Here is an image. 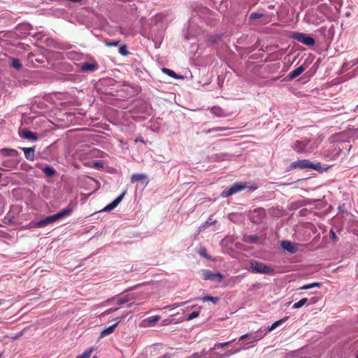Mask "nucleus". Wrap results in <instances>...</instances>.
Returning <instances> with one entry per match:
<instances>
[{
    "label": "nucleus",
    "mask_w": 358,
    "mask_h": 358,
    "mask_svg": "<svg viewBox=\"0 0 358 358\" xmlns=\"http://www.w3.org/2000/svg\"><path fill=\"white\" fill-rule=\"evenodd\" d=\"M41 221L38 222H31L28 224L27 228L28 229H33V228H41Z\"/></svg>",
    "instance_id": "obj_28"
},
{
    "label": "nucleus",
    "mask_w": 358,
    "mask_h": 358,
    "mask_svg": "<svg viewBox=\"0 0 358 358\" xmlns=\"http://www.w3.org/2000/svg\"><path fill=\"white\" fill-rule=\"evenodd\" d=\"M293 37L297 40L298 41L306 45H313L315 44V40L313 38L302 33H295L293 35Z\"/></svg>",
    "instance_id": "obj_7"
},
{
    "label": "nucleus",
    "mask_w": 358,
    "mask_h": 358,
    "mask_svg": "<svg viewBox=\"0 0 358 358\" xmlns=\"http://www.w3.org/2000/svg\"><path fill=\"white\" fill-rule=\"evenodd\" d=\"M281 247L292 253H294L297 250V245L288 241L281 242Z\"/></svg>",
    "instance_id": "obj_11"
},
{
    "label": "nucleus",
    "mask_w": 358,
    "mask_h": 358,
    "mask_svg": "<svg viewBox=\"0 0 358 358\" xmlns=\"http://www.w3.org/2000/svg\"><path fill=\"white\" fill-rule=\"evenodd\" d=\"M159 320H160V316H159V315L152 316V317L146 318L141 321V322L140 323V327H144V328L153 327L156 322L159 321Z\"/></svg>",
    "instance_id": "obj_10"
},
{
    "label": "nucleus",
    "mask_w": 358,
    "mask_h": 358,
    "mask_svg": "<svg viewBox=\"0 0 358 358\" xmlns=\"http://www.w3.org/2000/svg\"><path fill=\"white\" fill-rule=\"evenodd\" d=\"M305 69L306 68L303 65L299 66L289 73V78L294 79L296 78L297 76H300L305 71Z\"/></svg>",
    "instance_id": "obj_15"
},
{
    "label": "nucleus",
    "mask_w": 358,
    "mask_h": 358,
    "mask_svg": "<svg viewBox=\"0 0 358 358\" xmlns=\"http://www.w3.org/2000/svg\"><path fill=\"white\" fill-rule=\"evenodd\" d=\"M25 157L31 161H33L34 159V150L31 148H22Z\"/></svg>",
    "instance_id": "obj_17"
},
{
    "label": "nucleus",
    "mask_w": 358,
    "mask_h": 358,
    "mask_svg": "<svg viewBox=\"0 0 358 358\" xmlns=\"http://www.w3.org/2000/svg\"><path fill=\"white\" fill-rule=\"evenodd\" d=\"M318 146L315 141L310 140L296 141L292 145L294 150L298 153H305L306 155L313 152Z\"/></svg>",
    "instance_id": "obj_1"
},
{
    "label": "nucleus",
    "mask_w": 358,
    "mask_h": 358,
    "mask_svg": "<svg viewBox=\"0 0 358 358\" xmlns=\"http://www.w3.org/2000/svg\"><path fill=\"white\" fill-rule=\"evenodd\" d=\"M262 16V14L253 13L251 14L250 17L252 19H258V18H260Z\"/></svg>",
    "instance_id": "obj_39"
},
{
    "label": "nucleus",
    "mask_w": 358,
    "mask_h": 358,
    "mask_svg": "<svg viewBox=\"0 0 358 358\" xmlns=\"http://www.w3.org/2000/svg\"><path fill=\"white\" fill-rule=\"evenodd\" d=\"M171 322H172V320L170 318H168V319L163 320L162 324H163V325H167V324H170Z\"/></svg>",
    "instance_id": "obj_40"
},
{
    "label": "nucleus",
    "mask_w": 358,
    "mask_h": 358,
    "mask_svg": "<svg viewBox=\"0 0 358 358\" xmlns=\"http://www.w3.org/2000/svg\"><path fill=\"white\" fill-rule=\"evenodd\" d=\"M129 301L128 298L127 296L121 298L117 300V305H122L123 303L127 302Z\"/></svg>",
    "instance_id": "obj_37"
},
{
    "label": "nucleus",
    "mask_w": 358,
    "mask_h": 358,
    "mask_svg": "<svg viewBox=\"0 0 358 358\" xmlns=\"http://www.w3.org/2000/svg\"><path fill=\"white\" fill-rule=\"evenodd\" d=\"M357 63V62L355 61V60L350 62H348V63H345L343 64V70H347L350 67H351V66H354L355 64H356Z\"/></svg>",
    "instance_id": "obj_33"
},
{
    "label": "nucleus",
    "mask_w": 358,
    "mask_h": 358,
    "mask_svg": "<svg viewBox=\"0 0 358 358\" xmlns=\"http://www.w3.org/2000/svg\"><path fill=\"white\" fill-rule=\"evenodd\" d=\"M200 311L196 310L192 312L187 318V320H191L196 317H197L199 315Z\"/></svg>",
    "instance_id": "obj_32"
},
{
    "label": "nucleus",
    "mask_w": 358,
    "mask_h": 358,
    "mask_svg": "<svg viewBox=\"0 0 358 358\" xmlns=\"http://www.w3.org/2000/svg\"><path fill=\"white\" fill-rule=\"evenodd\" d=\"M246 187H246V185L245 183L237 182V183L234 184L231 187L224 189L221 193V195L223 197H227V196L232 195V194H235V193H236V192H238L239 191H241V190L245 189Z\"/></svg>",
    "instance_id": "obj_6"
},
{
    "label": "nucleus",
    "mask_w": 358,
    "mask_h": 358,
    "mask_svg": "<svg viewBox=\"0 0 358 358\" xmlns=\"http://www.w3.org/2000/svg\"><path fill=\"white\" fill-rule=\"evenodd\" d=\"M19 163L17 157H11L10 159H5L2 162V166H3V170L9 171L15 169Z\"/></svg>",
    "instance_id": "obj_8"
},
{
    "label": "nucleus",
    "mask_w": 358,
    "mask_h": 358,
    "mask_svg": "<svg viewBox=\"0 0 358 358\" xmlns=\"http://www.w3.org/2000/svg\"><path fill=\"white\" fill-rule=\"evenodd\" d=\"M43 172L47 175V176H53L55 173V170L50 167V166H47V167H45L43 169Z\"/></svg>",
    "instance_id": "obj_29"
},
{
    "label": "nucleus",
    "mask_w": 358,
    "mask_h": 358,
    "mask_svg": "<svg viewBox=\"0 0 358 358\" xmlns=\"http://www.w3.org/2000/svg\"><path fill=\"white\" fill-rule=\"evenodd\" d=\"M223 357H224V356H223V355H221V356H220V357H218V358H223Z\"/></svg>",
    "instance_id": "obj_49"
},
{
    "label": "nucleus",
    "mask_w": 358,
    "mask_h": 358,
    "mask_svg": "<svg viewBox=\"0 0 358 358\" xmlns=\"http://www.w3.org/2000/svg\"><path fill=\"white\" fill-rule=\"evenodd\" d=\"M317 301H318V299H317V298H316V297H313V298H311V299L309 300V301H310V304H314V303H315Z\"/></svg>",
    "instance_id": "obj_42"
},
{
    "label": "nucleus",
    "mask_w": 358,
    "mask_h": 358,
    "mask_svg": "<svg viewBox=\"0 0 358 358\" xmlns=\"http://www.w3.org/2000/svg\"><path fill=\"white\" fill-rule=\"evenodd\" d=\"M231 342L229 341V342H225V343H218V344H216L213 348L211 349L212 350H215L218 348H222V347H225V346H227Z\"/></svg>",
    "instance_id": "obj_35"
},
{
    "label": "nucleus",
    "mask_w": 358,
    "mask_h": 358,
    "mask_svg": "<svg viewBox=\"0 0 358 358\" xmlns=\"http://www.w3.org/2000/svg\"><path fill=\"white\" fill-rule=\"evenodd\" d=\"M266 332H264L262 329H259L255 333L254 336H252L253 342L262 339L266 335Z\"/></svg>",
    "instance_id": "obj_19"
},
{
    "label": "nucleus",
    "mask_w": 358,
    "mask_h": 358,
    "mask_svg": "<svg viewBox=\"0 0 358 358\" xmlns=\"http://www.w3.org/2000/svg\"><path fill=\"white\" fill-rule=\"evenodd\" d=\"M127 315V313H123V315L121 317H123V318Z\"/></svg>",
    "instance_id": "obj_48"
},
{
    "label": "nucleus",
    "mask_w": 358,
    "mask_h": 358,
    "mask_svg": "<svg viewBox=\"0 0 358 358\" xmlns=\"http://www.w3.org/2000/svg\"><path fill=\"white\" fill-rule=\"evenodd\" d=\"M72 211L71 208H66L62 210V211L55 214L53 215L47 217L44 220H41L42 227H44L55 221L64 217V216L69 215Z\"/></svg>",
    "instance_id": "obj_3"
},
{
    "label": "nucleus",
    "mask_w": 358,
    "mask_h": 358,
    "mask_svg": "<svg viewBox=\"0 0 358 358\" xmlns=\"http://www.w3.org/2000/svg\"><path fill=\"white\" fill-rule=\"evenodd\" d=\"M123 319V317H117L116 319H115V320L116 321V322L113 324L112 326H110L106 329H104L101 332V335H100V337L101 338H103L106 336H108L111 334H113L116 328V327L117 326V324L122 321V320Z\"/></svg>",
    "instance_id": "obj_9"
},
{
    "label": "nucleus",
    "mask_w": 358,
    "mask_h": 358,
    "mask_svg": "<svg viewBox=\"0 0 358 358\" xmlns=\"http://www.w3.org/2000/svg\"><path fill=\"white\" fill-rule=\"evenodd\" d=\"M93 349L90 348L86 350L81 355L78 356L76 358H90Z\"/></svg>",
    "instance_id": "obj_26"
},
{
    "label": "nucleus",
    "mask_w": 358,
    "mask_h": 358,
    "mask_svg": "<svg viewBox=\"0 0 358 358\" xmlns=\"http://www.w3.org/2000/svg\"><path fill=\"white\" fill-rule=\"evenodd\" d=\"M246 238V241L250 243H255L258 239L257 237L255 236H249Z\"/></svg>",
    "instance_id": "obj_36"
},
{
    "label": "nucleus",
    "mask_w": 358,
    "mask_h": 358,
    "mask_svg": "<svg viewBox=\"0 0 358 358\" xmlns=\"http://www.w3.org/2000/svg\"><path fill=\"white\" fill-rule=\"evenodd\" d=\"M248 337H249V335H248V334H244V335H243V336H241L240 337L239 340H240V341H241V340H244V339H245V338H248Z\"/></svg>",
    "instance_id": "obj_45"
},
{
    "label": "nucleus",
    "mask_w": 358,
    "mask_h": 358,
    "mask_svg": "<svg viewBox=\"0 0 358 358\" xmlns=\"http://www.w3.org/2000/svg\"><path fill=\"white\" fill-rule=\"evenodd\" d=\"M82 69L84 71H93L95 69V66L92 64L85 63L82 66Z\"/></svg>",
    "instance_id": "obj_27"
},
{
    "label": "nucleus",
    "mask_w": 358,
    "mask_h": 358,
    "mask_svg": "<svg viewBox=\"0 0 358 358\" xmlns=\"http://www.w3.org/2000/svg\"><path fill=\"white\" fill-rule=\"evenodd\" d=\"M357 358H358V355H357Z\"/></svg>",
    "instance_id": "obj_50"
},
{
    "label": "nucleus",
    "mask_w": 358,
    "mask_h": 358,
    "mask_svg": "<svg viewBox=\"0 0 358 358\" xmlns=\"http://www.w3.org/2000/svg\"><path fill=\"white\" fill-rule=\"evenodd\" d=\"M113 299H109L106 301H104L103 303H101V304H99L96 306H94V308H96V307H99V306H108L110 304V303L112 302Z\"/></svg>",
    "instance_id": "obj_38"
},
{
    "label": "nucleus",
    "mask_w": 358,
    "mask_h": 358,
    "mask_svg": "<svg viewBox=\"0 0 358 358\" xmlns=\"http://www.w3.org/2000/svg\"><path fill=\"white\" fill-rule=\"evenodd\" d=\"M118 44V41H114L112 43H107L106 45L108 46H116Z\"/></svg>",
    "instance_id": "obj_43"
},
{
    "label": "nucleus",
    "mask_w": 358,
    "mask_h": 358,
    "mask_svg": "<svg viewBox=\"0 0 358 358\" xmlns=\"http://www.w3.org/2000/svg\"><path fill=\"white\" fill-rule=\"evenodd\" d=\"M189 358H201V355H199V354L196 353L194 355H192V357H189Z\"/></svg>",
    "instance_id": "obj_46"
},
{
    "label": "nucleus",
    "mask_w": 358,
    "mask_h": 358,
    "mask_svg": "<svg viewBox=\"0 0 358 358\" xmlns=\"http://www.w3.org/2000/svg\"><path fill=\"white\" fill-rule=\"evenodd\" d=\"M235 239L233 236H227L225 238H224L221 243L222 246L227 247L229 249L232 248V245L234 243Z\"/></svg>",
    "instance_id": "obj_16"
},
{
    "label": "nucleus",
    "mask_w": 358,
    "mask_h": 358,
    "mask_svg": "<svg viewBox=\"0 0 358 358\" xmlns=\"http://www.w3.org/2000/svg\"><path fill=\"white\" fill-rule=\"evenodd\" d=\"M117 309H118L117 308H109V309L106 310V311L103 312L102 313H101L99 317H104L105 315H109V314L116 311Z\"/></svg>",
    "instance_id": "obj_31"
},
{
    "label": "nucleus",
    "mask_w": 358,
    "mask_h": 358,
    "mask_svg": "<svg viewBox=\"0 0 358 358\" xmlns=\"http://www.w3.org/2000/svg\"><path fill=\"white\" fill-rule=\"evenodd\" d=\"M287 319V317H285L283 319H281V320H279L276 322H275L271 327H269L267 329V331L266 332H268V331H273V329H275L276 327H278V326H280V324H282L284 322L286 321V320Z\"/></svg>",
    "instance_id": "obj_20"
},
{
    "label": "nucleus",
    "mask_w": 358,
    "mask_h": 358,
    "mask_svg": "<svg viewBox=\"0 0 358 358\" xmlns=\"http://www.w3.org/2000/svg\"><path fill=\"white\" fill-rule=\"evenodd\" d=\"M94 358H96V357H94Z\"/></svg>",
    "instance_id": "obj_51"
},
{
    "label": "nucleus",
    "mask_w": 358,
    "mask_h": 358,
    "mask_svg": "<svg viewBox=\"0 0 358 358\" xmlns=\"http://www.w3.org/2000/svg\"><path fill=\"white\" fill-rule=\"evenodd\" d=\"M201 277L205 280H210L213 282H220L224 279V276L219 272H213L210 270H203Z\"/></svg>",
    "instance_id": "obj_5"
},
{
    "label": "nucleus",
    "mask_w": 358,
    "mask_h": 358,
    "mask_svg": "<svg viewBox=\"0 0 358 358\" xmlns=\"http://www.w3.org/2000/svg\"><path fill=\"white\" fill-rule=\"evenodd\" d=\"M162 71H163V72H164L165 73H166L167 75H169L173 78H178L176 73L171 69L164 68L162 69Z\"/></svg>",
    "instance_id": "obj_30"
},
{
    "label": "nucleus",
    "mask_w": 358,
    "mask_h": 358,
    "mask_svg": "<svg viewBox=\"0 0 358 358\" xmlns=\"http://www.w3.org/2000/svg\"><path fill=\"white\" fill-rule=\"evenodd\" d=\"M292 167L293 169L315 170L318 171L322 170V166L320 162L313 163L308 159H301L294 162L292 164Z\"/></svg>",
    "instance_id": "obj_2"
},
{
    "label": "nucleus",
    "mask_w": 358,
    "mask_h": 358,
    "mask_svg": "<svg viewBox=\"0 0 358 358\" xmlns=\"http://www.w3.org/2000/svg\"><path fill=\"white\" fill-rule=\"evenodd\" d=\"M308 299L307 298L301 299L300 301L293 305V308L297 309L301 308L308 302Z\"/></svg>",
    "instance_id": "obj_23"
},
{
    "label": "nucleus",
    "mask_w": 358,
    "mask_h": 358,
    "mask_svg": "<svg viewBox=\"0 0 358 358\" xmlns=\"http://www.w3.org/2000/svg\"><path fill=\"white\" fill-rule=\"evenodd\" d=\"M12 66L14 68H15L17 69H19L21 67V64L20 63L19 60L15 59H12Z\"/></svg>",
    "instance_id": "obj_34"
},
{
    "label": "nucleus",
    "mask_w": 358,
    "mask_h": 358,
    "mask_svg": "<svg viewBox=\"0 0 358 358\" xmlns=\"http://www.w3.org/2000/svg\"><path fill=\"white\" fill-rule=\"evenodd\" d=\"M131 181L132 183L136 182H143V185L145 186L148 183V177L145 174L140 173V174H134L131 178Z\"/></svg>",
    "instance_id": "obj_13"
},
{
    "label": "nucleus",
    "mask_w": 358,
    "mask_h": 358,
    "mask_svg": "<svg viewBox=\"0 0 358 358\" xmlns=\"http://www.w3.org/2000/svg\"><path fill=\"white\" fill-rule=\"evenodd\" d=\"M120 52L122 55H126V48L124 47H121L120 48Z\"/></svg>",
    "instance_id": "obj_44"
},
{
    "label": "nucleus",
    "mask_w": 358,
    "mask_h": 358,
    "mask_svg": "<svg viewBox=\"0 0 358 358\" xmlns=\"http://www.w3.org/2000/svg\"><path fill=\"white\" fill-rule=\"evenodd\" d=\"M0 154L3 156H8L10 157H17L18 152L13 149L3 148L0 150Z\"/></svg>",
    "instance_id": "obj_14"
},
{
    "label": "nucleus",
    "mask_w": 358,
    "mask_h": 358,
    "mask_svg": "<svg viewBox=\"0 0 358 358\" xmlns=\"http://www.w3.org/2000/svg\"><path fill=\"white\" fill-rule=\"evenodd\" d=\"M287 319V317H285L283 319H281V320H279L276 322H275L271 327H269L267 329V331L266 332H268V331H273V329H275L276 327H278V326H280V324H282L284 322L286 321V320Z\"/></svg>",
    "instance_id": "obj_21"
},
{
    "label": "nucleus",
    "mask_w": 358,
    "mask_h": 358,
    "mask_svg": "<svg viewBox=\"0 0 358 358\" xmlns=\"http://www.w3.org/2000/svg\"><path fill=\"white\" fill-rule=\"evenodd\" d=\"M250 265L252 271L255 273L269 274L273 272V269L270 266L259 262L252 261Z\"/></svg>",
    "instance_id": "obj_4"
},
{
    "label": "nucleus",
    "mask_w": 358,
    "mask_h": 358,
    "mask_svg": "<svg viewBox=\"0 0 358 358\" xmlns=\"http://www.w3.org/2000/svg\"><path fill=\"white\" fill-rule=\"evenodd\" d=\"M124 196V192H123L121 195H120L117 199H115L112 203L107 205L102 211L108 212L114 209L117 205L121 202L123 197Z\"/></svg>",
    "instance_id": "obj_12"
},
{
    "label": "nucleus",
    "mask_w": 358,
    "mask_h": 358,
    "mask_svg": "<svg viewBox=\"0 0 358 358\" xmlns=\"http://www.w3.org/2000/svg\"><path fill=\"white\" fill-rule=\"evenodd\" d=\"M201 300L203 301H211L212 303L215 304L218 301V298L210 296H205L201 299Z\"/></svg>",
    "instance_id": "obj_25"
},
{
    "label": "nucleus",
    "mask_w": 358,
    "mask_h": 358,
    "mask_svg": "<svg viewBox=\"0 0 358 358\" xmlns=\"http://www.w3.org/2000/svg\"><path fill=\"white\" fill-rule=\"evenodd\" d=\"M321 284L319 282H313L308 285H305L299 288V289H308L313 287H320Z\"/></svg>",
    "instance_id": "obj_24"
},
{
    "label": "nucleus",
    "mask_w": 358,
    "mask_h": 358,
    "mask_svg": "<svg viewBox=\"0 0 358 358\" xmlns=\"http://www.w3.org/2000/svg\"><path fill=\"white\" fill-rule=\"evenodd\" d=\"M21 136L24 138H27V139H32V140H35L36 139V137L34 136V134L31 132V131H26V130H23L21 131Z\"/></svg>",
    "instance_id": "obj_22"
},
{
    "label": "nucleus",
    "mask_w": 358,
    "mask_h": 358,
    "mask_svg": "<svg viewBox=\"0 0 358 358\" xmlns=\"http://www.w3.org/2000/svg\"><path fill=\"white\" fill-rule=\"evenodd\" d=\"M210 111L213 114H214L215 115H216L217 117H223V116L226 115L224 110L220 107H217V106L213 107L211 108Z\"/></svg>",
    "instance_id": "obj_18"
},
{
    "label": "nucleus",
    "mask_w": 358,
    "mask_h": 358,
    "mask_svg": "<svg viewBox=\"0 0 358 358\" xmlns=\"http://www.w3.org/2000/svg\"><path fill=\"white\" fill-rule=\"evenodd\" d=\"M179 306H180V304L175 303V304L172 305V308H177V307H179Z\"/></svg>",
    "instance_id": "obj_47"
},
{
    "label": "nucleus",
    "mask_w": 358,
    "mask_h": 358,
    "mask_svg": "<svg viewBox=\"0 0 358 358\" xmlns=\"http://www.w3.org/2000/svg\"><path fill=\"white\" fill-rule=\"evenodd\" d=\"M200 255H203V257H205L206 258H208V257L207 256V254H206V251L205 249H202L200 250L199 252Z\"/></svg>",
    "instance_id": "obj_41"
}]
</instances>
